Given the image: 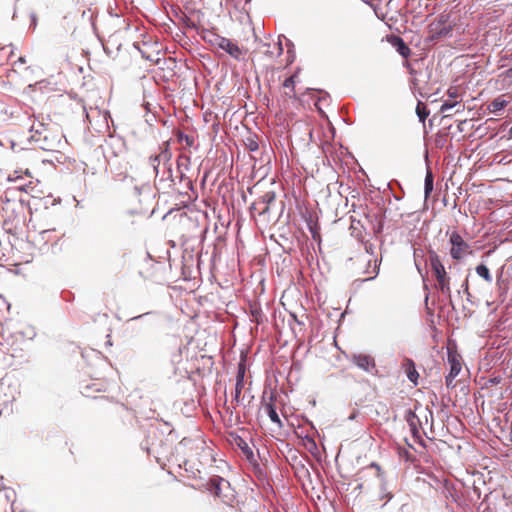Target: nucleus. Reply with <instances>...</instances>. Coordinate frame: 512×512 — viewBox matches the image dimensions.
<instances>
[{
    "mask_svg": "<svg viewBox=\"0 0 512 512\" xmlns=\"http://www.w3.org/2000/svg\"><path fill=\"white\" fill-rule=\"evenodd\" d=\"M429 264L437 281V288L447 296H451L450 277L440 259V256L433 250L428 251Z\"/></svg>",
    "mask_w": 512,
    "mask_h": 512,
    "instance_id": "nucleus-1",
    "label": "nucleus"
},
{
    "mask_svg": "<svg viewBox=\"0 0 512 512\" xmlns=\"http://www.w3.org/2000/svg\"><path fill=\"white\" fill-rule=\"evenodd\" d=\"M32 139L36 142H42L44 150H52L56 142H60V135L54 133L53 127L41 122L33 123L31 127Z\"/></svg>",
    "mask_w": 512,
    "mask_h": 512,
    "instance_id": "nucleus-2",
    "label": "nucleus"
},
{
    "mask_svg": "<svg viewBox=\"0 0 512 512\" xmlns=\"http://www.w3.org/2000/svg\"><path fill=\"white\" fill-rule=\"evenodd\" d=\"M4 220L3 228L10 234H16L22 228L25 222L24 211L21 205L16 207L7 206L3 208Z\"/></svg>",
    "mask_w": 512,
    "mask_h": 512,
    "instance_id": "nucleus-3",
    "label": "nucleus"
},
{
    "mask_svg": "<svg viewBox=\"0 0 512 512\" xmlns=\"http://www.w3.org/2000/svg\"><path fill=\"white\" fill-rule=\"evenodd\" d=\"M447 361L450 366V370L445 379L446 386L448 388H455L456 384L454 383V379L459 375L462 369V357L458 353L454 344H449L447 346Z\"/></svg>",
    "mask_w": 512,
    "mask_h": 512,
    "instance_id": "nucleus-4",
    "label": "nucleus"
},
{
    "mask_svg": "<svg viewBox=\"0 0 512 512\" xmlns=\"http://www.w3.org/2000/svg\"><path fill=\"white\" fill-rule=\"evenodd\" d=\"M351 268L356 272L358 276H364L363 280H370L377 274L376 265L373 266L372 270L371 257L366 253H360L354 258H350Z\"/></svg>",
    "mask_w": 512,
    "mask_h": 512,
    "instance_id": "nucleus-5",
    "label": "nucleus"
},
{
    "mask_svg": "<svg viewBox=\"0 0 512 512\" xmlns=\"http://www.w3.org/2000/svg\"><path fill=\"white\" fill-rule=\"evenodd\" d=\"M449 235V243H450V256L453 260L460 261L464 259L467 255L472 254V250L470 245L463 239V237L457 232H447Z\"/></svg>",
    "mask_w": 512,
    "mask_h": 512,
    "instance_id": "nucleus-6",
    "label": "nucleus"
},
{
    "mask_svg": "<svg viewBox=\"0 0 512 512\" xmlns=\"http://www.w3.org/2000/svg\"><path fill=\"white\" fill-rule=\"evenodd\" d=\"M125 143L122 139L110 136L103 145V154L107 161L115 160L125 153Z\"/></svg>",
    "mask_w": 512,
    "mask_h": 512,
    "instance_id": "nucleus-7",
    "label": "nucleus"
},
{
    "mask_svg": "<svg viewBox=\"0 0 512 512\" xmlns=\"http://www.w3.org/2000/svg\"><path fill=\"white\" fill-rule=\"evenodd\" d=\"M213 45L227 52L234 59H240L243 56L242 49L234 43L232 40L219 36L213 35V39L209 40Z\"/></svg>",
    "mask_w": 512,
    "mask_h": 512,
    "instance_id": "nucleus-8",
    "label": "nucleus"
},
{
    "mask_svg": "<svg viewBox=\"0 0 512 512\" xmlns=\"http://www.w3.org/2000/svg\"><path fill=\"white\" fill-rule=\"evenodd\" d=\"M229 487L230 485L228 481H226L220 476H214L210 478L209 481L205 484V488L207 491H209L212 495L221 499L225 503L228 502V499L227 496L223 494V489H228Z\"/></svg>",
    "mask_w": 512,
    "mask_h": 512,
    "instance_id": "nucleus-9",
    "label": "nucleus"
},
{
    "mask_svg": "<svg viewBox=\"0 0 512 512\" xmlns=\"http://www.w3.org/2000/svg\"><path fill=\"white\" fill-rule=\"evenodd\" d=\"M246 374V361L244 358L238 363V370L236 375V385H235V393L234 400L238 403L240 400L241 392L244 388V378Z\"/></svg>",
    "mask_w": 512,
    "mask_h": 512,
    "instance_id": "nucleus-10",
    "label": "nucleus"
},
{
    "mask_svg": "<svg viewBox=\"0 0 512 512\" xmlns=\"http://www.w3.org/2000/svg\"><path fill=\"white\" fill-rule=\"evenodd\" d=\"M275 201V193L272 191L266 192L261 198L254 202L251 206V210H257L258 205H263V208L259 210V215H264L269 212V206Z\"/></svg>",
    "mask_w": 512,
    "mask_h": 512,
    "instance_id": "nucleus-11",
    "label": "nucleus"
},
{
    "mask_svg": "<svg viewBox=\"0 0 512 512\" xmlns=\"http://www.w3.org/2000/svg\"><path fill=\"white\" fill-rule=\"evenodd\" d=\"M352 361L360 369L367 372H371L376 366L374 359L370 355L366 354L353 355Z\"/></svg>",
    "mask_w": 512,
    "mask_h": 512,
    "instance_id": "nucleus-12",
    "label": "nucleus"
},
{
    "mask_svg": "<svg viewBox=\"0 0 512 512\" xmlns=\"http://www.w3.org/2000/svg\"><path fill=\"white\" fill-rule=\"evenodd\" d=\"M108 384L105 381L87 384L82 388V394L86 397H97L95 393L106 392Z\"/></svg>",
    "mask_w": 512,
    "mask_h": 512,
    "instance_id": "nucleus-13",
    "label": "nucleus"
},
{
    "mask_svg": "<svg viewBox=\"0 0 512 512\" xmlns=\"http://www.w3.org/2000/svg\"><path fill=\"white\" fill-rule=\"evenodd\" d=\"M264 410L273 423H275L279 428L283 427V423L276 411L273 395L269 398V401L264 404Z\"/></svg>",
    "mask_w": 512,
    "mask_h": 512,
    "instance_id": "nucleus-14",
    "label": "nucleus"
},
{
    "mask_svg": "<svg viewBox=\"0 0 512 512\" xmlns=\"http://www.w3.org/2000/svg\"><path fill=\"white\" fill-rule=\"evenodd\" d=\"M15 493L12 491L10 494L0 491V512H15L14 500Z\"/></svg>",
    "mask_w": 512,
    "mask_h": 512,
    "instance_id": "nucleus-15",
    "label": "nucleus"
},
{
    "mask_svg": "<svg viewBox=\"0 0 512 512\" xmlns=\"http://www.w3.org/2000/svg\"><path fill=\"white\" fill-rule=\"evenodd\" d=\"M297 76V73H294L291 76L287 77L282 83L283 94L288 98L296 97L295 83Z\"/></svg>",
    "mask_w": 512,
    "mask_h": 512,
    "instance_id": "nucleus-16",
    "label": "nucleus"
},
{
    "mask_svg": "<svg viewBox=\"0 0 512 512\" xmlns=\"http://www.w3.org/2000/svg\"><path fill=\"white\" fill-rule=\"evenodd\" d=\"M403 367H404V370L406 372L408 379L416 385L419 374L416 370L415 363L413 362V360L405 359V361L403 363Z\"/></svg>",
    "mask_w": 512,
    "mask_h": 512,
    "instance_id": "nucleus-17",
    "label": "nucleus"
},
{
    "mask_svg": "<svg viewBox=\"0 0 512 512\" xmlns=\"http://www.w3.org/2000/svg\"><path fill=\"white\" fill-rule=\"evenodd\" d=\"M504 97H505L504 95H501V96H498L497 98H495L494 100H492L488 104V110L491 113H496V112L504 109L507 106V104L509 103V100H506Z\"/></svg>",
    "mask_w": 512,
    "mask_h": 512,
    "instance_id": "nucleus-18",
    "label": "nucleus"
},
{
    "mask_svg": "<svg viewBox=\"0 0 512 512\" xmlns=\"http://www.w3.org/2000/svg\"><path fill=\"white\" fill-rule=\"evenodd\" d=\"M393 45L398 51V53L403 56L404 58L409 57L411 54L410 48L406 45V43L403 41L400 37H395L393 41Z\"/></svg>",
    "mask_w": 512,
    "mask_h": 512,
    "instance_id": "nucleus-19",
    "label": "nucleus"
},
{
    "mask_svg": "<svg viewBox=\"0 0 512 512\" xmlns=\"http://www.w3.org/2000/svg\"><path fill=\"white\" fill-rule=\"evenodd\" d=\"M158 159L160 160V163L163 162L164 164H167L170 162L172 158V153L169 149V142L166 141L162 144L160 147V152L157 154Z\"/></svg>",
    "mask_w": 512,
    "mask_h": 512,
    "instance_id": "nucleus-20",
    "label": "nucleus"
},
{
    "mask_svg": "<svg viewBox=\"0 0 512 512\" xmlns=\"http://www.w3.org/2000/svg\"><path fill=\"white\" fill-rule=\"evenodd\" d=\"M374 470V476L376 478H380L381 477V468L378 464L376 463H371L368 467L362 469L359 473V479L362 480L364 479L370 471Z\"/></svg>",
    "mask_w": 512,
    "mask_h": 512,
    "instance_id": "nucleus-21",
    "label": "nucleus"
},
{
    "mask_svg": "<svg viewBox=\"0 0 512 512\" xmlns=\"http://www.w3.org/2000/svg\"><path fill=\"white\" fill-rule=\"evenodd\" d=\"M476 273L481 277L483 278L486 282H489L491 283L493 278H492V275L488 269V267L484 264H479L477 267H476Z\"/></svg>",
    "mask_w": 512,
    "mask_h": 512,
    "instance_id": "nucleus-22",
    "label": "nucleus"
},
{
    "mask_svg": "<svg viewBox=\"0 0 512 512\" xmlns=\"http://www.w3.org/2000/svg\"><path fill=\"white\" fill-rule=\"evenodd\" d=\"M236 441V444L237 446L242 450V452L248 457H252L253 456V452L251 450V448L249 447V445L247 444V442L241 438V437H237L235 439Z\"/></svg>",
    "mask_w": 512,
    "mask_h": 512,
    "instance_id": "nucleus-23",
    "label": "nucleus"
},
{
    "mask_svg": "<svg viewBox=\"0 0 512 512\" xmlns=\"http://www.w3.org/2000/svg\"><path fill=\"white\" fill-rule=\"evenodd\" d=\"M416 113L419 117V120L424 123L426 118L429 115V110L427 109L426 105L422 102H418L416 106Z\"/></svg>",
    "mask_w": 512,
    "mask_h": 512,
    "instance_id": "nucleus-24",
    "label": "nucleus"
},
{
    "mask_svg": "<svg viewBox=\"0 0 512 512\" xmlns=\"http://www.w3.org/2000/svg\"><path fill=\"white\" fill-rule=\"evenodd\" d=\"M190 164V157L184 154H181L177 158V167L181 175H183V168L187 169Z\"/></svg>",
    "mask_w": 512,
    "mask_h": 512,
    "instance_id": "nucleus-25",
    "label": "nucleus"
},
{
    "mask_svg": "<svg viewBox=\"0 0 512 512\" xmlns=\"http://www.w3.org/2000/svg\"><path fill=\"white\" fill-rule=\"evenodd\" d=\"M425 197L427 198L433 190V175L431 171H428L425 177Z\"/></svg>",
    "mask_w": 512,
    "mask_h": 512,
    "instance_id": "nucleus-26",
    "label": "nucleus"
},
{
    "mask_svg": "<svg viewBox=\"0 0 512 512\" xmlns=\"http://www.w3.org/2000/svg\"><path fill=\"white\" fill-rule=\"evenodd\" d=\"M176 135H177L178 141L179 142L184 141L187 147H192L194 145V137L193 136L184 134L180 130L177 131Z\"/></svg>",
    "mask_w": 512,
    "mask_h": 512,
    "instance_id": "nucleus-27",
    "label": "nucleus"
},
{
    "mask_svg": "<svg viewBox=\"0 0 512 512\" xmlns=\"http://www.w3.org/2000/svg\"><path fill=\"white\" fill-rule=\"evenodd\" d=\"M22 174H25L26 176L31 177V173H30V171H29V168H28V167H26L25 169L20 168V170H15V171L13 172V174H10V175L8 176V179H9V180H11V181H12V180H17V179H19V178H21V177H22Z\"/></svg>",
    "mask_w": 512,
    "mask_h": 512,
    "instance_id": "nucleus-28",
    "label": "nucleus"
},
{
    "mask_svg": "<svg viewBox=\"0 0 512 512\" xmlns=\"http://www.w3.org/2000/svg\"><path fill=\"white\" fill-rule=\"evenodd\" d=\"M245 145L249 151H257L259 148L258 142L253 137H248L245 141Z\"/></svg>",
    "mask_w": 512,
    "mask_h": 512,
    "instance_id": "nucleus-29",
    "label": "nucleus"
},
{
    "mask_svg": "<svg viewBox=\"0 0 512 512\" xmlns=\"http://www.w3.org/2000/svg\"><path fill=\"white\" fill-rule=\"evenodd\" d=\"M12 66L14 70L16 71L17 68H21V66L26 64V59L23 56H19L17 60L12 61Z\"/></svg>",
    "mask_w": 512,
    "mask_h": 512,
    "instance_id": "nucleus-30",
    "label": "nucleus"
},
{
    "mask_svg": "<svg viewBox=\"0 0 512 512\" xmlns=\"http://www.w3.org/2000/svg\"><path fill=\"white\" fill-rule=\"evenodd\" d=\"M149 161H150L151 166L153 167L154 172L156 174H158V167L160 165V160L158 159V155L151 156Z\"/></svg>",
    "mask_w": 512,
    "mask_h": 512,
    "instance_id": "nucleus-31",
    "label": "nucleus"
},
{
    "mask_svg": "<svg viewBox=\"0 0 512 512\" xmlns=\"http://www.w3.org/2000/svg\"><path fill=\"white\" fill-rule=\"evenodd\" d=\"M458 102L456 100L454 101H450V100H446L444 101V103L442 104L441 106V111H447L448 109H451L453 108Z\"/></svg>",
    "mask_w": 512,
    "mask_h": 512,
    "instance_id": "nucleus-32",
    "label": "nucleus"
},
{
    "mask_svg": "<svg viewBox=\"0 0 512 512\" xmlns=\"http://www.w3.org/2000/svg\"><path fill=\"white\" fill-rule=\"evenodd\" d=\"M10 306L9 304L7 303V301L5 300V298L1 297L0 296V314H3V312L5 310H9Z\"/></svg>",
    "mask_w": 512,
    "mask_h": 512,
    "instance_id": "nucleus-33",
    "label": "nucleus"
},
{
    "mask_svg": "<svg viewBox=\"0 0 512 512\" xmlns=\"http://www.w3.org/2000/svg\"><path fill=\"white\" fill-rule=\"evenodd\" d=\"M7 49H9L8 59L10 60V59H12V58L15 56L14 51H13V49H12V47H11V46L2 47V48L0 49V53H1V52L6 51Z\"/></svg>",
    "mask_w": 512,
    "mask_h": 512,
    "instance_id": "nucleus-34",
    "label": "nucleus"
},
{
    "mask_svg": "<svg viewBox=\"0 0 512 512\" xmlns=\"http://www.w3.org/2000/svg\"><path fill=\"white\" fill-rule=\"evenodd\" d=\"M449 97L456 99L458 97L457 90L455 88H451L448 90Z\"/></svg>",
    "mask_w": 512,
    "mask_h": 512,
    "instance_id": "nucleus-35",
    "label": "nucleus"
},
{
    "mask_svg": "<svg viewBox=\"0 0 512 512\" xmlns=\"http://www.w3.org/2000/svg\"><path fill=\"white\" fill-rule=\"evenodd\" d=\"M503 75H504L505 77H507V78L512 79V67H511V68H509L508 70H506V71L503 73Z\"/></svg>",
    "mask_w": 512,
    "mask_h": 512,
    "instance_id": "nucleus-36",
    "label": "nucleus"
},
{
    "mask_svg": "<svg viewBox=\"0 0 512 512\" xmlns=\"http://www.w3.org/2000/svg\"><path fill=\"white\" fill-rule=\"evenodd\" d=\"M282 51H283L282 44L279 42L278 43V54H281Z\"/></svg>",
    "mask_w": 512,
    "mask_h": 512,
    "instance_id": "nucleus-37",
    "label": "nucleus"
},
{
    "mask_svg": "<svg viewBox=\"0 0 512 512\" xmlns=\"http://www.w3.org/2000/svg\"><path fill=\"white\" fill-rule=\"evenodd\" d=\"M149 314H151V312H149ZM146 315H148V313H146ZM143 316H145V314H143V315H138L137 317H134L132 320H137V319H139V318H141V317H143Z\"/></svg>",
    "mask_w": 512,
    "mask_h": 512,
    "instance_id": "nucleus-38",
    "label": "nucleus"
},
{
    "mask_svg": "<svg viewBox=\"0 0 512 512\" xmlns=\"http://www.w3.org/2000/svg\"><path fill=\"white\" fill-rule=\"evenodd\" d=\"M356 488L359 489V490H362L364 488V484L363 483H359Z\"/></svg>",
    "mask_w": 512,
    "mask_h": 512,
    "instance_id": "nucleus-39",
    "label": "nucleus"
},
{
    "mask_svg": "<svg viewBox=\"0 0 512 512\" xmlns=\"http://www.w3.org/2000/svg\"><path fill=\"white\" fill-rule=\"evenodd\" d=\"M508 138H509V139H512V127L509 129V132H508Z\"/></svg>",
    "mask_w": 512,
    "mask_h": 512,
    "instance_id": "nucleus-40",
    "label": "nucleus"
},
{
    "mask_svg": "<svg viewBox=\"0 0 512 512\" xmlns=\"http://www.w3.org/2000/svg\"><path fill=\"white\" fill-rule=\"evenodd\" d=\"M263 208V205H258V209L257 210H252L254 213L257 212L259 214V210Z\"/></svg>",
    "mask_w": 512,
    "mask_h": 512,
    "instance_id": "nucleus-41",
    "label": "nucleus"
},
{
    "mask_svg": "<svg viewBox=\"0 0 512 512\" xmlns=\"http://www.w3.org/2000/svg\"><path fill=\"white\" fill-rule=\"evenodd\" d=\"M251 0H246V3L250 2Z\"/></svg>",
    "mask_w": 512,
    "mask_h": 512,
    "instance_id": "nucleus-42",
    "label": "nucleus"
}]
</instances>
